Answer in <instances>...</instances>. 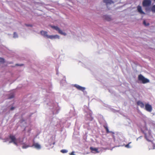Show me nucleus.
Segmentation results:
<instances>
[{"label": "nucleus", "instance_id": "nucleus-29", "mask_svg": "<svg viewBox=\"0 0 155 155\" xmlns=\"http://www.w3.org/2000/svg\"><path fill=\"white\" fill-rule=\"evenodd\" d=\"M53 144H55V142H54V143H53Z\"/></svg>", "mask_w": 155, "mask_h": 155}, {"label": "nucleus", "instance_id": "nucleus-1", "mask_svg": "<svg viewBox=\"0 0 155 155\" xmlns=\"http://www.w3.org/2000/svg\"><path fill=\"white\" fill-rule=\"evenodd\" d=\"M41 34L44 37H46L47 38L53 39L54 38H59L60 37L58 35H48L47 34V32L44 31H41L40 32Z\"/></svg>", "mask_w": 155, "mask_h": 155}, {"label": "nucleus", "instance_id": "nucleus-8", "mask_svg": "<svg viewBox=\"0 0 155 155\" xmlns=\"http://www.w3.org/2000/svg\"><path fill=\"white\" fill-rule=\"evenodd\" d=\"M90 149L92 151V153H98L99 152V151L98 150V148H97L90 147Z\"/></svg>", "mask_w": 155, "mask_h": 155}, {"label": "nucleus", "instance_id": "nucleus-30", "mask_svg": "<svg viewBox=\"0 0 155 155\" xmlns=\"http://www.w3.org/2000/svg\"><path fill=\"white\" fill-rule=\"evenodd\" d=\"M154 1L155 2V0H154Z\"/></svg>", "mask_w": 155, "mask_h": 155}, {"label": "nucleus", "instance_id": "nucleus-12", "mask_svg": "<svg viewBox=\"0 0 155 155\" xmlns=\"http://www.w3.org/2000/svg\"><path fill=\"white\" fill-rule=\"evenodd\" d=\"M137 9L138 12H139L141 14H145L144 12L142 11L141 7L139 5L137 6Z\"/></svg>", "mask_w": 155, "mask_h": 155}, {"label": "nucleus", "instance_id": "nucleus-19", "mask_svg": "<svg viewBox=\"0 0 155 155\" xmlns=\"http://www.w3.org/2000/svg\"><path fill=\"white\" fill-rule=\"evenodd\" d=\"M5 62L4 59L3 58H0V62L4 63Z\"/></svg>", "mask_w": 155, "mask_h": 155}, {"label": "nucleus", "instance_id": "nucleus-2", "mask_svg": "<svg viewBox=\"0 0 155 155\" xmlns=\"http://www.w3.org/2000/svg\"><path fill=\"white\" fill-rule=\"evenodd\" d=\"M138 79L139 81H141L143 84L149 83L150 81L149 79L145 78L141 74H140L138 75Z\"/></svg>", "mask_w": 155, "mask_h": 155}, {"label": "nucleus", "instance_id": "nucleus-15", "mask_svg": "<svg viewBox=\"0 0 155 155\" xmlns=\"http://www.w3.org/2000/svg\"><path fill=\"white\" fill-rule=\"evenodd\" d=\"M14 97V95L13 94H10L8 96V99H11L13 98Z\"/></svg>", "mask_w": 155, "mask_h": 155}, {"label": "nucleus", "instance_id": "nucleus-17", "mask_svg": "<svg viewBox=\"0 0 155 155\" xmlns=\"http://www.w3.org/2000/svg\"><path fill=\"white\" fill-rule=\"evenodd\" d=\"M143 24L145 26H148L149 25V23H147L145 20H144L143 21Z\"/></svg>", "mask_w": 155, "mask_h": 155}, {"label": "nucleus", "instance_id": "nucleus-5", "mask_svg": "<svg viewBox=\"0 0 155 155\" xmlns=\"http://www.w3.org/2000/svg\"><path fill=\"white\" fill-rule=\"evenodd\" d=\"M151 4L150 0H144L142 2V5L144 7H148L150 6Z\"/></svg>", "mask_w": 155, "mask_h": 155}, {"label": "nucleus", "instance_id": "nucleus-28", "mask_svg": "<svg viewBox=\"0 0 155 155\" xmlns=\"http://www.w3.org/2000/svg\"><path fill=\"white\" fill-rule=\"evenodd\" d=\"M22 65H23V64H21V65H20V66H22Z\"/></svg>", "mask_w": 155, "mask_h": 155}, {"label": "nucleus", "instance_id": "nucleus-10", "mask_svg": "<svg viewBox=\"0 0 155 155\" xmlns=\"http://www.w3.org/2000/svg\"><path fill=\"white\" fill-rule=\"evenodd\" d=\"M137 105L140 106L141 108L144 107V104L143 102L140 101H138L137 102Z\"/></svg>", "mask_w": 155, "mask_h": 155}, {"label": "nucleus", "instance_id": "nucleus-27", "mask_svg": "<svg viewBox=\"0 0 155 155\" xmlns=\"http://www.w3.org/2000/svg\"><path fill=\"white\" fill-rule=\"evenodd\" d=\"M16 66H19V65L18 64H16Z\"/></svg>", "mask_w": 155, "mask_h": 155}, {"label": "nucleus", "instance_id": "nucleus-21", "mask_svg": "<svg viewBox=\"0 0 155 155\" xmlns=\"http://www.w3.org/2000/svg\"><path fill=\"white\" fill-rule=\"evenodd\" d=\"M29 147V145H24L23 146L22 148L23 149H26V148H28Z\"/></svg>", "mask_w": 155, "mask_h": 155}, {"label": "nucleus", "instance_id": "nucleus-7", "mask_svg": "<svg viewBox=\"0 0 155 155\" xmlns=\"http://www.w3.org/2000/svg\"><path fill=\"white\" fill-rule=\"evenodd\" d=\"M103 1L104 3H106L107 7L111 4L114 3V2L112 0H104Z\"/></svg>", "mask_w": 155, "mask_h": 155}, {"label": "nucleus", "instance_id": "nucleus-14", "mask_svg": "<svg viewBox=\"0 0 155 155\" xmlns=\"http://www.w3.org/2000/svg\"><path fill=\"white\" fill-rule=\"evenodd\" d=\"M104 17L105 19L108 21H110L111 19V18L110 16L108 15H105L104 16Z\"/></svg>", "mask_w": 155, "mask_h": 155}, {"label": "nucleus", "instance_id": "nucleus-20", "mask_svg": "<svg viewBox=\"0 0 155 155\" xmlns=\"http://www.w3.org/2000/svg\"><path fill=\"white\" fill-rule=\"evenodd\" d=\"M61 152L63 153H67L68 151L66 150H61Z\"/></svg>", "mask_w": 155, "mask_h": 155}, {"label": "nucleus", "instance_id": "nucleus-6", "mask_svg": "<svg viewBox=\"0 0 155 155\" xmlns=\"http://www.w3.org/2000/svg\"><path fill=\"white\" fill-rule=\"evenodd\" d=\"M145 107L146 110L149 112H151L152 110V107L151 105L147 103L145 104Z\"/></svg>", "mask_w": 155, "mask_h": 155}, {"label": "nucleus", "instance_id": "nucleus-24", "mask_svg": "<svg viewBox=\"0 0 155 155\" xmlns=\"http://www.w3.org/2000/svg\"><path fill=\"white\" fill-rule=\"evenodd\" d=\"M26 25L27 26H30L32 27V25H30L26 24Z\"/></svg>", "mask_w": 155, "mask_h": 155}, {"label": "nucleus", "instance_id": "nucleus-13", "mask_svg": "<svg viewBox=\"0 0 155 155\" xmlns=\"http://www.w3.org/2000/svg\"><path fill=\"white\" fill-rule=\"evenodd\" d=\"M104 128L105 129V130H106V131L107 133L108 134V133H112L113 134H114V132H112V131H109V130L108 129V127H107V125L104 126Z\"/></svg>", "mask_w": 155, "mask_h": 155}, {"label": "nucleus", "instance_id": "nucleus-26", "mask_svg": "<svg viewBox=\"0 0 155 155\" xmlns=\"http://www.w3.org/2000/svg\"><path fill=\"white\" fill-rule=\"evenodd\" d=\"M146 137V140L148 141H150V140L147 138V137Z\"/></svg>", "mask_w": 155, "mask_h": 155}, {"label": "nucleus", "instance_id": "nucleus-9", "mask_svg": "<svg viewBox=\"0 0 155 155\" xmlns=\"http://www.w3.org/2000/svg\"><path fill=\"white\" fill-rule=\"evenodd\" d=\"M74 86L78 90H80V91H84L85 89V87H82L78 85L75 84L74 85Z\"/></svg>", "mask_w": 155, "mask_h": 155}, {"label": "nucleus", "instance_id": "nucleus-23", "mask_svg": "<svg viewBox=\"0 0 155 155\" xmlns=\"http://www.w3.org/2000/svg\"><path fill=\"white\" fill-rule=\"evenodd\" d=\"M15 107H12L10 108V110H13L15 109Z\"/></svg>", "mask_w": 155, "mask_h": 155}, {"label": "nucleus", "instance_id": "nucleus-25", "mask_svg": "<svg viewBox=\"0 0 155 155\" xmlns=\"http://www.w3.org/2000/svg\"><path fill=\"white\" fill-rule=\"evenodd\" d=\"M70 154H71V155H74V152H72Z\"/></svg>", "mask_w": 155, "mask_h": 155}, {"label": "nucleus", "instance_id": "nucleus-3", "mask_svg": "<svg viewBox=\"0 0 155 155\" xmlns=\"http://www.w3.org/2000/svg\"><path fill=\"white\" fill-rule=\"evenodd\" d=\"M9 139L11 141L9 142V143H13L16 146H18V143L17 142V139L15 136L10 134L9 136Z\"/></svg>", "mask_w": 155, "mask_h": 155}, {"label": "nucleus", "instance_id": "nucleus-4", "mask_svg": "<svg viewBox=\"0 0 155 155\" xmlns=\"http://www.w3.org/2000/svg\"><path fill=\"white\" fill-rule=\"evenodd\" d=\"M51 27L53 29L58 31L59 34L62 35H63L64 36H65L67 35L66 33H65L64 32H63L58 26H51Z\"/></svg>", "mask_w": 155, "mask_h": 155}, {"label": "nucleus", "instance_id": "nucleus-18", "mask_svg": "<svg viewBox=\"0 0 155 155\" xmlns=\"http://www.w3.org/2000/svg\"><path fill=\"white\" fill-rule=\"evenodd\" d=\"M18 37V35L17 34L16 32H14L13 34V38H16Z\"/></svg>", "mask_w": 155, "mask_h": 155}, {"label": "nucleus", "instance_id": "nucleus-11", "mask_svg": "<svg viewBox=\"0 0 155 155\" xmlns=\"http://www.w3.org/2000/svg\"><path fill=\"white\" fill-rule=\"evenodd\" d=\"M33 146L35 148L37 149H40L41 148L40 145L38 143H33Z\"/></svg>", "mask_w": 155, "mask_h": 155}, {"label": "nucleus", "instance_id": "nucleus-22", "mask_svg": "<svg viewBox=\"0 0 155 155\" xmlns=\"http://www.w3.org/2000/svg\"><path fill=\"white\" fill-rule=\"evenodd\" d=\"M131 142H130L128 144L126 145L125 146V147H127V148H130V146H129V144Z\"/></svg>", "mask_w": 155, "mask_h": 155}, {"label": "nucleus", "instance_id": "nucleus-16", "mask_svg": "<svg viewBox=\"0 0 155 155\" xmlns=\"http://www.w3.org/2000/svg\"><path fill=\"white\" fill-rule=\"evenodd\" d=\"M151 10L152 12L155 13V5H153L152 7Z\"/></svg>", "mask_w": 155, "mask_h": 155}]
</instances>
